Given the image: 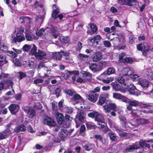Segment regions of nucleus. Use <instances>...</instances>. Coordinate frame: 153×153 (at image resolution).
<instances>
[{
    "label": "nucleus",
    "instance_id": "obj_34",
    "mask_svg": "<svg viewBox=\"0 0 153 153\" xmlns=\"http://www.w3.org/2000/svg\"><path fill=\"white\" fill-rule=\"evenodd\" d=\"M94 145L90 143H88L86 144L84 146V149L87 151H89L94 147Z\"/></svg>",
    "mask_w": 153,
    "mask_h": 153
},
{
    "label": "nucleus",
    "instance_id": "obj_6",
    "mask_svg": "<svg viewBox=\"0 0 153 153\" xmlns=\"http://www.w3.org/2000/svg\"><path fill=\"white\" fill-rule=\"evenodd\" d=\"M95 120L97 122V124L100 126L99 127L100 128H103L104 125L102 123L104 122V119L103 116L98 113V114L96 116L95 118Z\"/></svg>",
    "mask_w": 153,
    "mask_h": 153
},
{
    "label": "nucleus",
    "instance_id": "obj_45",
    "mask_svg": "<svg viewBox=\"0 0 153 153\" xmlns=\"http://www.w3.org/2000/svg\"><path fill=\"white\" fill-rule=\"evenodd\" d=\"M132 62V59L130 57H126L123 59V60L122 62L123 63H131Z\"/></svg>",
    "mask_w": 153,
    "mask_h": 153
},
{
    "label": "nucleus",
    "instance_id": "obj_48",
    "mask_svg": "<svg viewBox=\"0 0 153 153\" xmlns=\"http://www.w3.org/2000/svg\"><path fill=\"white\" fill-rule=\"evenodd\" d=\"M44 16V15L43 16H36V17L35 20L36 22H42L43 20Z\"/></svg>",
    "mask_w": 153,
    "mask_h": 153
},
{
    "label": "nucleus",
    "instance_id": "obj_5",
    "mask_svg": "<svg viewBox=\"0 0 153 153\" xmlns=\"http://www.w3.org/2000/svg\"><path fill=\"white\" fill-rule=\"evenodd\" d=\"M81 97L78 94H74L71 99V101L75 105L78 104L82 105V103H83V100L81 99Z\"/></svg>",
    "mask_w": 153,
    "mask_h": 153
},
{
    "label": "nucleus",
    "instance_id": "obj_46",
    "mask_svg": "<svg viewBox=\"0 0 153 153\" xmlns=\"http://www.w3.org/2000/svg\"><path fill=\"white\" fill-rule=\"evenodd\" d=\"M89 79L88 78H83L79 77L76 80L77 82L78 83H84L88 80Z\"/></svg>",
    "mask_w": 153,
    "mask_h": 153
},
{
    "label": "nucleus",
    "instance_id": "obj_64",
    "mask_svg": "<svg viewBox=\"0 0 153 153\" xmlns=\"http://www.w3.org/2000/svg\"><path fill=\"white\" fill-rule=\"evenodd\" d=\"M103 43L106 47H109L111 46V44L110 42L108 41H104Z\"/></svg>",
    "mask_w": 153,
    "mask_h": 153
},
{
    "label": "nucleus",
    "instance_id": "obj_59",
    "mask_svg": "<svg viewBox=\"0 0 153 153\" xmlns=\"http://www.w3.org/2000/svg\"><path fill=\"white\" fill-rule=\"evenodd\" d=\"M123 102H128V99L126 97L123 96L122 95H121V97H120V99Z\"/></svg>",
    "mask_w": 153,
    "mask_h": 153
},
{
    "label": "nucleus",
    "instance_id": "obj_32",
    "mask_svg": "<svg viewBox=\"0 0 153 153\" xmlns=\"http://www.w3.org/2000/svg\"><path fill=\"white\" fill-rule=\"evenodd\" d=\"M136 122L138 123H140L141 125L144 124L149 123L148 120L144 118L137 119L136 120Z\"/></svg>",
    "mask_w": 153,
    "mask_h": 153
},
{
    "label": "nucleus",
    "instance_id": "obj_38",
    "mask_svg": "<svg viewBox=\"0 0 153 153\" xmlns=\"http://www.w3.org/2000/svg\"><path fill=\"white\" fill-rule=\"evenodd\" d=\"M6 52L8 56L12 58H14L17 56V54L15 53L12 51H7Z\"/></svg>",
    "mask_w": 153,
    "mask_h": 153
},
{
    "label": "nucleus",
    "instance_id": "obj_35",
    "mask_svg": "<svg viewBox=\"0 0 153 153\" xmlns=\"http://www.w3.org/2000/svg\"><path fill=\"white\" fill-rule=\"evenodd\" d=\"M115 69L112 67H109L106 71V74L108 75H110L115 73Z\"/></svg>",
    "mask_w": 153,
    "mask_h": 153
},
{
    "label": "nucleus",
    "instance_id": "obj_12",
    "mask_svg": "<svg viewBox=\"0 0 153 153\" xmlns=\"http://www.w3.org/2000/svg\"><path fill=\"white\" fill-rule=\"evenodd\" d=\"M84 116L85 114L82 111H79L76 116L75 121H79V122L81 123L84 119Z\"/></svg>",
    "mask_w": 153,
    "mask_h": 153
},
{
    "label": "nucleus",
    "instance_id": "obj_20",
    "mask_svg": "<svg viewBox=\"0 0 153 153\" xmlns=\"http://www.w3.org/2000/svg\"><path fill=\"white\" fill-rule=\"evenodd\" d=\"M23 64L26 67L28 68H31L33 67L34 65V62L30 60L25 61L24 62Z\"/></svg>",
    "mask_w": 153,
    "mask_h": 153
},
{
    "label": "nucleus",
    "instance_id": "obj_47",
    "mask_svg": "<svg viewBox=\"0 0 153 153\" xmlns=\"http://www.w3.org/2000/svg\"><path fill=\"white\" fill-rule=\"evenodd\" d=\"M26 38L27 41H32L34 38L33 36L29 33H26Z\"/></svg>",
    "mask_w": 153,
    "mask_h": 153
},
{
    "label": "nucleus",
    "instance_id": "obj_58",
    "mask_svg": "<svg viewBox=\"0 0 153 153\" xmlns=\"http://www.w3.org/2000/svg\"><path fill=\"white\" fill-rule=\"evenodd\" d=\"M82 48V44L80 42H78L76 47V50L77 51L80 50Z\"/></svg>",
    "mask_w": 153,
    "mask_h": 153
},
{
    "label": "nucleus",
    "instance_id": "obj_42",
    "mask_svg": "<svg viewBox=\"0 0 153 153\" xmlns=\"http://www.w3.org/2000/svg\"><path fill=\"white\" fill-rule=\"evenodd\" d=\"M108 135L110 136V139L112 141H114L116 138V136L114 133L112 132H110L108 133Z\"/></svg>",
    "mask_w": 153,
    "mask_h": 153
},
{
    "label": "nucleus",
    "instance_id": "obj_44",
    "mask_svg": "<svg viewBox=\"0 0 153 153\" xmlns=\"http://www.w3.org/2000/svg\"><path fill=\"white\" fill-rule=\"evenodd\" d=\"M119 118L120 121H121L125 126V127L126 128V119L124 117L120 116L119 117Z\"/></svg>",
    "mask_w": 153,
    "mask_h": 153
},
{
    "label": "nucleus",
    "instance_id": "obj_29",
    "mask_svg": "<svg viewBox=\"0 0 153 153\" xmlns=\"http://www.w3.org/2000/svg\"><path fill=\"white\" fill-rule=\"evenodd\" d=\"M80 74L82 76V78H88V77H91V74L85 71H82L80 72Z\"/></svg>",
    "mask_w": 153,
    "mask_h": 153
},
{
    "label": "nucleus",
    "instance_id": "obj_3",
    "mask_svg": "<svg viewBox=\"0 0 153 153\" xmlns=\"http://www.w3.org/2000/svg\"><path fill=\"white\" fill-rule=\"evenodd\" d=\"M113 89L116 91H120L122 93H125L126 92V88L123 87L122 85L117 83V82H113L111 84Z\"/></svg>",
    "mask_w": 153,
    "mask_h": 153
},
{
    "label": "nucleus",
    "instance_id": "obj_4",
    "mask_svg": "<svg viewBox=\"0 0 153 153\" xmlns=\"http://www.w3.org/2000/svg\"><path fill=\"white\" fill-rule=\"evenodd\" d=\"M52 8L53 11L52 13V17L54 19L58 18L60 20H61L63 17L62 14H59L57 16V14L59 12V8L56 4L53 5Z\"/></svg>",
    "mask_w": 153,
    "mask_h": 153
},
{
    "label": "nucleus",
    "instance_id": "obj_40",
    "mask_svg": "<svg viewBox=\"0 0 153 153\" xmlns=\"http://www.w3.org/2000/svg\"><path fill=\"white\" fill-rule=\"evenodd\" d=\"M69 71H65L64 73L62 74L61 77L63 79H67L69 77Z\"/></svg>",
    "mask_w": 153,
    "mask_h": 153
},
{
    "label": "nucleus",
    "instance_id": "obj_56",
    "mask_svg": "<svg viewBox=\"0 0 153 153\" xmlns=\"http://www.w3.org/2000/svg\"><path fill=\"white\" fill-rule=\"evenodd\" d=\"M14 64L16 66H20L21 64L20 62L18 59H14L13 61Z\"/></svg>",
    "mask_w": 153,
    "mask_h": 153
},
{
    "label": "nucleus",
    "instance_id": "obj_24",
    "mask_svg": "<svg viewBox=\"0 0 153 153\" xmlns=\"http://www.w3.org/2000/svg\"><path fill=\"white\" fill-rule=\"evenodd\" d=\"M68 132L65 128H62L59 134V136L61 137H65L68 136Z\"/></svg>",
    "mask_w": 153,
    "mask_h": 153
},
{
    "label": "nucleus",
    "instance_id": "obj_49",
    "mask_svg": "<svg viewBox=\"0 0 153 153\" xmlns=\"http://www.w3.org/2000/svg\"><path fill=\"white\" fill-rule=\"evenodd\" d=\"M145 46L143 44H140L138 45L137 46V49L139 51H142L145 49Z\"/></svg>",
    "mask_w": 153,
    "mask_h": 153
},
{
    "label": "nucleus",
    "instance_id": "obj_61",
    "mask_svg": "<svg viewBox=\"0 0 153 153\" xmlns=\"http://www.w3.org/2000/svg\"><path fill=\"white\" fill-rule=\"evenodd\" d=\"M147 144L146 142V140H141L139 143L141 147H144Z\"/></svg>",
    "mask_w": 153,
    "mask_h": 153
},
{
    "label": "nucleus",
    "instance_id": "obj_14",
    "mask_svg": "<svg viewBox=\"0 0 153 153\" xmlns=\"http://www.w3.org/2000/svg\"><path fill=\"white\" fill-rule=\"evenodd\" d=\"M56 116L58 123L60 124H62L64 119L63 115L61 113L56 112Z\"/></svg>",
    "mask_w": 153,
    "mask_h": 153
},
{
    "label": "nucleus",
    "instance_id": "obj_51",
    "mask_svg": "<svg viewBox=\"0 0 153 153\" xmlns=\"http://www.w3.org/2000/svg\"><path fill=\"white\" fill-rule=\"evenodd\" d=\"M98 114V112L95 111L93 112H91L88 114V116L89 117L91 118H95L96 116Z\"/></svg>",
    "mask_w": 153,
    "mask_h": 153
},
{
    "label": "nucleus",
    "instance_id": "obj_25",
    "mask_svg": "<svg viewBox=\"0 0 153 153\" xmlns=\"http://www.w3.org/2000/svg\"><path fill=\"white\" fill-rule=\"evenodd\" d=\"M128 103L131 106H138L140 107H141L140 105L142 103L136 100H134L133 101L129 100L128 101Z\"/></svg>",
    "mask_w": 153,
    "mask_h": 153
},
{
    "label": "nucleus",
    "instance_id": "obj_18",
    "mask_svg": "<svg viewBox=\"0 0 153 153\" xmlns=\"http://www.w3.org/2000/svg\"><path fill=\"white\" fill-rule=\"evenodd\" d=\"M46 55L45 53L42 51L38 50L37 53L36 54V57L38 59H41Z\"/></svg>",
    "mask_w": 153,
    "mask_h": 153
},
{
    "label": "nucleus",
    "instance_id": "obj_36",
    "mask_svg": "<svg viewBox=\"0 0 153 153\" xmlns=\"http://www.w3.org/2000/svg\"><path fill=\"white\" fill-rule=\"evenodd\" d=\"M26 76V74L25 73L22 71L19 72L17 74V77L19 79H22L24 77Z\"/></svg>",
    "mask_w": 153,
    "mask_h": 153
},
{
    "label": "nucleus",
    "instance_id": "obj_7",
    "mask_svg": "<svg viewBox=\"0 0 153 153\" xmlns=\"http://www.w3.org/2000/svg\"><path fill=\"white\" fill-rule=\"evenodd\" d=\"M69 53L66 51H61L59 52H56L54 55V58L56 60H60L63 56H67Z\"/></svg>",
    "mask_w": 153,
    "mask_h": 153
},
{
    "label": "nucleus",
    "instance_id": "obj_57",
    "mask_svg": "<svg viewBox=\"0 0 153 153\" xmlns=\"http://www.w3.org/2000/svg\"><path fill=\"white\" fill-rule=\"evenodd\" d=\"M90 27L91 30L94 32H95L97 30V29L96 25L93 24H91Z\"/></svg>",
    "mask_w": 153,
    "mask_h": 153
},
{
    "label": "nucleus",
    "instance_id": "obj_54",
    "mask_svg": "<svg viewBox=\"0 0 153 153\" xmlns=\"http://www.w3.org/2000/svg\"><path fill=\"white\" fill-rule=\"evenodd\" d=\"M3 53V52H0V62H3L4 61L5 63H7V61L6 60H4L5 57L3 55V53Z\"/></svg>",
    "mask_w": 153,
    "mask_h": 153
},
{
    "label": "nucleus",
    "instance_id": "obj_41",
    "mask_svg": "<svg viewBox=\"0 0 153 153\" xmlns=\"http://www.w3.org/2000/svg\"><path fill=\"white\" fill-rule=\"evenodd\" d=\"M60 40L63 43H67L69 41V38L68 36H62L60 38Z\"/></svg>",
    "mask_w": 153,
    "mask_h": 153
},
{
    "label": "nucleus",
    "instance_id": "obj_62",
    "mask_svg": "<svg viewBox=\"0 0 153 153\" xmlns=\"http://www.w3.org/2000/svg\"><path fill=\"white\" fill-rule=\"evenodd\" d=\"M60 88H61L59 87H57L55 90V94L57 97L59 96V93L61 90Z\"/></svg>",
    "mask_w": 153,
    "mask_h": 153
},
{
    "label": "nucleus",
    "instance_id": "obj_2",
    "mask_svg": "<svg viewBox=\"0 0 153 153\" xmlns=\"http://www.w3.org/2000/svg\"><path fill=\"white\" fill-rule=\"evenodd\" d=\"M13 125L9 124L7 125V129L4 131L0 132V140H2L7 137L11 133L13 132Z\"/></svg>",
    "mask_w": 153,
    "mask_h": 153
},
{
    "label": "nucleus",
    "instance_id": "obj_52",
    "mask_svg": "<svg viewBox=\"0 0 153 153\" xmlns=\"http://www.w3.org/2000/svg\"><path fill=\"white\" fill-rule=\"evenodd\" d=\"M103 107L104 108V110L105 112H109L110 111L111 109L109 104L103 105Z\"/></svg>",
    "mask_w": 153,
    "mask_h": 153
},
{
    "label": "nucleus",
    "instance_id": "obj_37",
    "mask_svg": "<svg viewBox=\"0 0 153 153\" xmlns=\"http://www.w3.org/2000/svg\"><path fill=\"white\" fill-rule=\"evenodd\" d=\"M105 97L100 96L97 103L98 105H103L105 102Z\"/></svg>",
    "mask_w": 153,
    "mask_h": 153
},
{
    "label": "nucleus",
    "instance_id": "obj_50",
    "mask_svg": "<svg viewBox=\"0 0 153 153\" xmlns=\"http://www.w3.org/2000/svg\"><path fill=\"white\" fill-rule=\"evenodd\" d=\"M121 95L118 93H114L113 94V97L114 98L117 100H120Z\"/></svg>",
    "mask_w": 153,
    "mask_h": 153
},
{
    "label": "nucleus",
    "instance_id": "obj_11",
    "mask_svg": "<svg viewBox=\"0 0 153 153\" xmlns=\"http://www.w3.org/2000/svg\"><path fill=\"white\" fill-rule=\"evenodd\" d=\"M98 96V94L93 93L87 95L86 97L90 101L95 102L97 101Z\"/></svg>",
    "mask_w": 153,
    "mask_h": 153
},
{
    "label": "nucleus",
    "instance_id": "obj_60",
    "mask_svg": "<svg viewBox=\"0 0 153 153\" xmlns=\"http://www.w3.org/2000/svg\"><path fill=\"white\" fill-rule=\"evenodd\" d=\"M125 55V54L124 53H122L121 54H119V61L120 62H122V61L123 60V57Z\"/></svg>",
    "mask_w": 153,
    "mask_h": 153
},
{
    "label": "nucleus",
    "instance_id": "obj_30",
    "mask_svg": "<svg viewBox=\"0 0 153 153\" xmlns=\"http://www.w3.org/2000/svg\"><path fill=\"white\" fill-rule=\"evenodd\" d=\"M117 132L119 133V135L121 137H126L127 135V133L126 132H123L120 128L117 127L115 128Z\"/></svg>",
    "mask_w": 153,
    "mask_h": 153
},
{
    "label": "nucleus",
    "instance_id": "obj_31",
    "mask_svg": "<svg viewBox=\"0 0 153 153\" xmlns=\"http://www.w3.org/2000/svg\"><path fill=\"white\" fill-rule=\"evenodd\" d=\"M131 113L134 115L139 116L142 115V111L137 109H134L131 111Z\"/></svg>",
    "mask_w": 153,
    "mask_h": 153
},
{
    "label": "nucleus",
    "instance_id": "obj_17",
    "mask_svg": "<svg viewBox=\"0 0 153 153\" xmlns=\"http://www.w3.org/2000/svg\"><path fill=\"white\" fill-rule=\"evenodd\" d=\"M88 45L90 46H94L96 43V45L98 44L97 41H95V39L92 37H89L88 40Z\"/></svg>",
    "mask_w": 153,
    "mask_h": 153
},
{
    "label": "nucleus",
    "instance_id": "obj_1",
    "mask_svg": "<svg viewBox=\"0 0 153 153\" xmlns=\"http://www.w3.org/2000/svg\"><path fill=\"white\" fill-rule=\"evenodd\" d=\"M16 33V37L12 36V42L16 43V42H20L23 41L25 39L24 35V29L22 27H19L16 28L15 30Z\"/></svg>",
    "mask_w": 153,
    "mask_h": 153
},
{
    "label": "nucleus",
    "instance_id": "obj_13",
    "mask_svg": "<svg viewBox=\"0 0 153 153\" xmlns=\"http://www.w3.org/2000/svg\"><path fill=\"white\" fill-rule=\"evenodd\" d=\"M44 123L50 126H53L56 124V123L53 119L47 117H45Z\"/></svg>",
    "mask_w": 153,
    "mask_h": 153
},
{
    "label": "nucleus",
    "instance_id": "obj_9",
    "mask_svg": "<svg viewBox=\"0 0 153 153\" xmlns=\"http://www.w3.org/2000/svg\"><path fill=\"white\" fill-rule=\"evenodd\" d=\"M134 73L133 70L129 68H124L122 70L121 74L123 76L130 75Z\"/></svg>",
    "mask_w": 153,
    "mask_h": 153
},
{
    "label": "nucleus",
    "instance_id": "obj_39",
    "mask_svg": "<svg viewBox=\"0 0 153 153\" xmlns=\"http://www.w3.org/2000/svg\"><path fill=\"white\" fill-rule=\"evenodd\" d=\"M36 112L33 109H31L27 113V115L29 118H32L35 116Z\"/></svg>",
    "mask_w": 153,
    "mask_h": 153
},
{
    "label": "nucleus",
    "instance_id": "obj_19",
    "mask_svg": "<svg viewBox=\"0 0 153 153\" xmlns=\"http://www.w3.org/2000/svg\"><path fill=\"white\" fill-rule=\"evenodd\" d=\"M140 148L139 146L138 145L137 143H136L135 144L129 146L128 148L126 149L127 152H131L134 149H138Z\"/></svg>",
    "mask_w": 153,
    "mask_h": 153
},
{
    "label": "nucleus",
    "instance_id": "obj_8",
    "mask_svg": "<svg viewBox=\"0 0 153 153\" xmlns=\"http://www.w3.org/2000/svg\"><path fill=\"white\" fill-rule=\"evenodd\" d=\"M50 32L52 37L55 38H57L60 34L59 32L60 31L57 27H54L51 26Z\"/></svg>",
    "mask_w": 153,
    "mask_h": 153
},
{
    "label": "nucleus",
    "instance_id": "obj_26",
    "mask_svg": "<svg viewBox=\"0 0 153 153\" xmlns=\"http://www.w3.org/2000/svg\"><path fill=\"white\" fill-rule=\"evenodd\" d=\"M141 107L147 108L149 110H152L153 112V104H147L142 103L140 105Z\"/></svg>",
    "mask_w": 153,
    "mask_h": 153
},
{
    "label": "nucleus",
    "instance_id": "obj_22",
    "mask_svg": "<svg viewBox=\"0 0 153 153\" xmlns=\"http://www.w3.org/2000/svg\"><path fill=\"white\" fill-rule=\"evenodd\" d=\"M49 28H47L45 30L43 28L40 29H37L36 31V34L37 35L39 36H41L43 34H45L44 33H45L46 31H48Z\"/></svg>",
    "mask_w": 153,
    "mask_h": 153
},
{
    "label": "nucleus",
    "instance_id": "obj_21",
    "mask_svg": "<svg viewBox=\"0 0 153 153\" xmlns=\"http://www.w3.org/2000/svg\"><path fill=\"white\" fill-rule=\"evenodd\" d=\"M17 19L19 20V22L21 23H23L25 22L30 23V19L28 17L23 16L22 17H18Z\"/></svg>",
    "mask_w": 153,
    "mask_h": 153
},
{
    "label": "nucleus",
    "instance_id": "obj_27",
    "mask_svg": "<svg viewBox=\"0 0 153 153\" xmlns=\"http://www.w3.org/2000/svg\"><path fill=\"white\" fill-rule=\"evenodd\" d=\"M128 89L130 94L133 95L135 94V90H137L136 88L132 84H130L128 86Z\"/></svg>",
    "mask_w": 153,
    "mask_h": 153
},
{
    "label": "nucleus",
    "instance_id": "obj_63",
    "mask_svg": "<svg viewBox=\"0 0 153 153\" xmlns=\"http://www.w3.org/2000/svg\"><path fill=\"white\" fill-rule=\"evenodd\" d=\"M34 108L36 109H40L42 108V106L39 103H37L34 106Z\"/></svg>",
    "mask_w": 153,
    "mask_h": 153
},
{
    "label": "nucleus",
    "instance_id": "obj_53",
    "mask_svg": "<svg viewBox=\"0 0 153 153\" xmlns=\"http://www.w3.org/2000/svg\"><path fill=\"white\" fill-rule=\"evenodd\" d=\"M109 107L111 110H112L115 111H117V108L115 104L113 103H111L109 104Z\"/></svg>",
    "mask_w": 153,
    "mask_h": 153
},
{
    "label": "nucleus",
    "instance_id": "obj_10",
    "mask_svg": "<svg viewBox=\"0 0 153 153\" xmlns=\"http://www.w3.org/2000/svg\"><path fill=\"white\" fill-rule=\"evenodd\" d=\"M8 108L11 113L15 114L19 109V106L15 104H11L8 107Z\"/></svg>",
    "mask_w": 153,
    "mask_h": 153
},
{
    "label": "nucleus",
    "instance_id": "obj_43",
    "mask_svg": "<svg viewBox=\"0 0 153 153\" xmlns=\"http://www.w3.org/2000/svg\"><path fill=\"white\" fill-rule=\"evenodd\" d=\"M33 47L31 49L30 53L32 55H34L35 56H36V54L37 53H36V48L35 45L33 44Z\"/></svg>",
    "mask_w": 153,
    "mask_h": 153
},
{
    "label": "nucleus",
    "instance_id": "obj_28",
    "mask_svg": "<svg viewBox=\"0 0 153 153\" xmlns=\"http://www.w3.org/2000/svg\"><path fill=\"white\" fill-rule=\"evenodd\" d=\"M90 69L94 72H96L98 70V66L96 64L93 63L89 65Z\"/></svg>",
    "mask_w": 153,
    "mask_h": 153
},
{
    "label": "nucleus",
    "instance_id": "obj_16",
    "mask_svg": "<svg viewBox=\"0 0 153 153\" xmlns=\"http://www.w3.org/2000/svg\"><path fill=\"white\" fill-rule=\"evenodd\" d=\"M138 83L143 89H146L149 86V82L147 80H141L139 81Z\"/></svg>",
    "mask_w": 153,
    "mask_h": 153
},
{
    "label": "nucleus",
    "instance_id": "obj_23",
    "mask_svg": "<svg viewBox=\"0 0 153 153\" xmlns=\"http://www.w3.org/2000/svg\"><path fill=\"white\" fill-rule=\"evenodd\" d=\"M44 73L43 74L40 73L41 75V77L42 78L47 77L48 76V74L51 73V70L46 67H44Z\"/></svg>",
    "mask_w": 153,
    "mask_h": 153
},
{
    "label": "nucleus",
    "instance_id": "obj_55",
    "mask_svg": "<svg viewBox=\"0 0 153 153\" xmlns=\"http://www.w3.org/2000/svg\"><path fill=\"white\" fill-rule=\"evenodd\" d=\"M136 0H126V5L131 6L132 5V3L135 2Z\"/></svg>",
    "mask_w": 153,
    "mask_h": 153
},
{
    "label": "nucleus",
    "instance_id": "obj_33",
    "mask_svg": "<svg viewBox=\"0 0 153 153\" xmlns=\"http://www.w3.org/2000/svg\"><path fill=\"white\" fill-rule=\"evenodd\" d=\"M102 56L100 54H95L93 57V60L94 62H97L99 61L101 58Z\"/></svg>",
    "mask_w": 153,
    "mask_h": 153
},
{
    "label": "nucleus",
    "instance_id": "obj_15",
    "mask_svg": "<svg viewBox=\"0 0 153 153\" xmlns=\"http://www.w3.org/2000/svg\"><path fill=\"white\" fill-rule=\"evenodd\" d=\"M26 129V128L23 124H21L19 125H18L15 128V129L13 128V132H16L18 133L20 131H24Z\"/></svg>",
    "mask_w": 153,
    "mask_h": 153
}]
</instances>
